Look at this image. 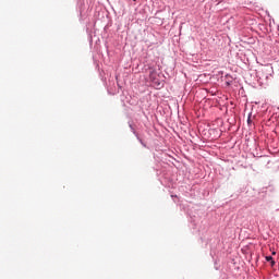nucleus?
I'll list each match as a JSON object with an SVG mask.
<instances>
[{
    "instance_id": "3",
    "label": "nucleus",
    "mask_w": 279,
    "mask_h": 279,
    "mask_svg": "<svg viewBox=\"0 0 279 279\" xmlns=\"http://www.w3.org/2000/svg\"><path fill=\"white\" fill-rule=\"evenodd\" d=\"M133 1H136V0H133Z\"/></svg>"
},
{
    "instance_id": "1",
    "label": "nucleus",
    "mask_w": 279,
    "mask_h": 279,
    "mask_svg": "<svg viewBox=\"0 0 279 279\" xmlns=\"http://www.w3.org/2000/svg\"><path fill=\"white\" fill-rule=\"evenodd\" d=\"M148 71H149V77H150L151 82H154V80H156V77H158V72H156V70L153 68H149Z\"/></svg>"
},
{
    "instance_id": "2",
    "label": "nucleus",
    "mask_w": 279,
    "mask_h": 279,
    "mask_svg": "<svg viewBox=\"0 0 279 279\" xmlns=\"http://www.w3.org/2000/svg\"><path fill=\"white\" fill-rule=\"evenodd\" d=\"M266 260H267L268 263H271V266H275V265H276V262H274V257H271V256H266Z\"/></svg>"
}]
</instances>
